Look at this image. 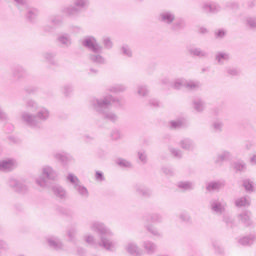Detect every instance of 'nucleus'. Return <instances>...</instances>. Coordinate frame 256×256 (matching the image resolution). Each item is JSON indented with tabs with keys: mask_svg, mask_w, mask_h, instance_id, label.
<instances>
[{
	"mask_svg": "<svg viewBox=\"0 0 256 256\" xmlns=\"http://www.w3.org/2000/svg\"><path fill=\"white\" fill-rule=\"evenodd\" d=\"M25 9H26L25 17L27 21H29L30 23H35L37 21V17H39V9L35 7H29V6H27Z\"/></svg>",
	"mask_w": 256,
	"mask_h": 256,
	"instance_id": "obj_16",
	"label": "nucleus"
},
{
	"mask_svg": "<svg viewBox=\"0 0 256 256\" xmlns=\"http://www.w3.org/2000/svg\"><path fill=\"white\" fill-rule=\"evenodd\" d=\"M82 46L92 51V53H103V46L99 44L95 36H86L82 40Z\"/></svg>",
	"mask_w": 256,
	"mask_h": 256,
	"instance_id": "obj_7",
	"label": "nucleus"
},
{
	"mask_svg": "<svg viewBox=\"0 0 256 256\" xmlns=\"http://www.w3.org/2000/svg\"><path fill=\"white\" fill-rule=\"evenodd\" d=\"M193 109L197 111V113H203L205 111V101L201 98H196L193 100Z\"/></svg>",
	"mask_w": 256,
	"mask_h": 256,
	"instance_id": "obj_26",
	"label": "nucleus"
},
{
	"mask_svg": "<svg viewBox=\"0 0 256 256\" xmlns=\"http://www.w3.org/2000/svg\"><path fill=\"white\" fill-rule=\"evenodd\" d=\"M249 163L252 167H255V165H256V152L250 156Z\"/></svg>",
	"mask_w": 256,
	"mask_h": 256,
	"instance_id": "obj_63",
	"label": "nucleus"
},
{
	"mask_svg": "<svg viewBox=\"0 0 256 256\" xmlns=\"http://www.w3.org/2000/svg\"><path fill=\"white\" fill-rule=\"evenodd\" d=\"M53 157L62 165H69L73 161V156L67 152H55Z\"/></svg>",
	"mask_w": 256,
	"mask_h": 256,
	"instance_id": "obj_12",
	"label": "nucleus"
},
{
	"mask_svg": "<svg viewBox=\"0 0 256 256\" xmlns=\"http://www.w3.org/2000/svg\"><path fill=\"white\" fill-rule=\"evenodd\" d=\"M9 187L13 188L14 191H17L18 193H25L27 191V185H25L23 182L18 181L15 178H10L8 181Z\"/></svg>",
	"mask_w": 256,
	"mask_h": 256,
	"instance_id": "obj_13",
	"label": "nucleus"
},
{
	"mask_svg": "<svg viewBox=\"0 0 256 256\" xmlns=\"http://www.w3.org/2000/svg\"><path fill=\"white\" fill-rule=\"evenodd\" d=\"M210 208L216 215H223L225 209H227V202L223 199H214L210 202Z\"/></svg>",
	"mask_w": 256,
	"mask_h": 256,
	"instance_id": "obj_9",
	"label": "nucleus"
},
{
	"mask_svg": "<svg viewBox=\"0 0 256 256\" xmlns=\"http://www.w3.org/2000/svg\"><path fill=\"white\" fill-rule=\"evenodd\" d=\"M102 45L104 49L111 50L113 49V40L109 36L102 37Z\"/></svg>",
	"mask_w": 256,
	"mask_h": 256,
	"instance_id": "obj_39",
	"label": "nucleus"
},
{
	"mask_svg": "<svg viewBox=\"0 0 256 256\" xmlns=\"http://www.w3.org/2000/svg\"><path fill=\"white\" fill-rule=\"evenodd\" d=\"M50 23L53 27H59L63 25V19L60 16H52L50 18Z\"/></svg>",
	"mask_w": 256,
	"mask_h": 256,
	"instance_id": "obj_46",
	"label": "nucleus"
},
{
	"mask_svg": "<svg viewBox=\"0 0 256 256\" xmlns=\"http://www.w3.org/2000/svg\"><path fill=\"white\" fill-rule=\"evenodd\" d=\"M256 241V234H250L248 236H244L238 240V243L240 245H243V247H250V245H253Z\"/></svg>",
	"mask_w": 256,
	"mask_h": 256,
	"instance_id": "obj_21",
	"label": "nucleus"
},
{
	"mask_svg": "<svg viewBox=\"0 0 256 256\" xmlns=\"http://www.w3.org/2000/svg\"><path fill=\"white\" fill-rule=\"evenodd\" d=\"M239 221L243 223L246 227H249L251 225V212L249 211H244L238 215Z\"/></svg>",
	"mask_w": 256,
	"mask_h": 256,
	"instance_id": "obj_25",
	"label": "nucleus"
},
{
	"mask_svg": "<svg viewBox=\"0 0 256 256\" xmlns=\"http://www.w3.org/2000/svg\"><path fill=\"white\" fill-rule=\"evenodd\" d=\"M227 7L231 9V11H239V3L237 2H228Z\"/></svg>",
	"mask_w": 256,
	"mask_h": 256,
	"instance_id": "obj_59",
	"label": "nucleus"
},
{
	"mask_svg": "<svg viewBox=\"0 0 256 256\" xmlns=\"http://www.w3.org/2000/svg\"><path fill=\"white\" fill-rule=\"evenodd\" d=\"M42 175L45 178L43 177L36 178V185H38L39 187H42L43 189H45V187H49V182H47V180L57 181L59 177V173H57L55 169H53V167L51 166H44L42 168Z\"/></svg>",
	"mask_w": 256,
	"mask_h": 256,
	"instance_id": "obj_6",
	"label": "nucleus"
},
{
	"mask_svg": "<svg viewBox=\"0 0 256 256\" xmlns=\"http://www.w3.org/2000/svg\"><path fill=\"white\" fill-rule=\"evenodd\" d=\"M235 205L237 207H249V205H251V200L247 196L240 197L235 200Z\"/></svg>",
	"mask_w": 256,
	"mask_h": 256,
	"instance_id": "obj_32",
	"label": "nucleus"
},
{
	"mask_svg": "<svg viewBox=\"0 0 256 256\" xmlns=\"http://www.w3.org/2000/svg\"><path fill=\"white\" fill-rule=\"evenodd\" d=\"M58 42L64 47H70L71 45V36L67 33L61 34L58 36Z\"/></svg>",
	"mask_w": 256,
	"mask_h": 256,
	"instance_id": "obj_28",
	"label": "nucleus"
},
{
	"mask_svg": "<svg viewBox=\"0 0 256 256\" xmlns=\"http://www.w3.org/2000/svg\"><path fill=\"white\" fill-rule=\"evenodd\" d=\"M116 164L118 167H121L122 169H131L133 167L130 161L123 158H118L116 160Z\"/></svg>",
	"mask_w": 256,
	"mask_h": 256,
	"instance_id": "obj_36",
	"label": "nucleus"
},
{
	"mask_svg": "<svg viewBox=\"0 0 256 256\" xmlns=\"http://www.w3.org/2000/svg\"><path fill=\"white\" fill-rule=\"evenodd\" d=\"M27 109H35L36 113L33 114L29 111H22L20 119L22 123L30 127V129H43V123L51 119V110L45 106H39L37 101L29 99L26 101Z\"/></svg>",
	"mask_w": 256,
	"mask_h": 256,
	"instance_id": "obj_2",
	"label": "nucleus"
},
{
	"mask_svg": "<svg viewBox=\"0 0 256 256\" xmlns=\"http://www.w3.org/2000/svg\"><path fill=\"white\" fill-rule=\"evenodd\" d=\"M7 121H9V116L0 108V123H7Z\"/></svg>",
	"mask_w": 256,
	"mask_h": 256,
	"instance_id": "obj_56",
	"label": "nucleus"
},
{
	"mask_svg": "<svg viewBox=\"0 0 256 256\" xmlns=\"http://www.w3.org/2000/svg\"><path fill=\"white\" fill-rule=\"evenodd\" d=\"M187 85V80L184 78H178L174 80V82L171 84V87L173 89H183V87H186Z\"/></svg>",
	"mask_w": 256,
	"mask_h": 256,
	"instance_id": "obj_34",
	"label": "nucleus"
},
{
	"mask_svg": "<svg viewBox=\"0 0 256 256\" xmlns=\"http://www.w3.org/2000/svg\"><path fill=\"white\" fill-rule=\"evenodd\" d=\"M231 157V152L224 150L217 154L214 163H216V165H221L224 161H229Z\"/></svg>",
	"mask_w": 256,
	"mask_h": 256,
	"instance_id": "obj_20",
	"label": "nucleus"
},
{
	"mask_svg": "<svg viewBox=\"0 0 256 256\" xmlns=\"http://www.w3.org/2000/svg\"><path fill=\"white\" fill-rule=\"evenodd\" d=\"M189 53L194 57H200V58L208 57L209 55L207 52H205V50H202L201 48H190Z\"/></svg>",
	"mask_w": 256,
	"mask_h": 256,
	"instance_id": "obj_29",
	"label": "nucleus"
},
{
	"mask_svg": "<svg viewBox=\"0 0 256 256\" xmlns=\"http://www.w3.org/2000/svg\"><path fill=\"white\" fill-rule=\"evenodd\" d=\"M27 71H25V68L23 66H16L13 69V75L16 79H21L22 77H25V74Z\"/></svg>",
	"mask_w": 256,
	"mask_h": 256,
	"instance_id": "obj_35",
	"label": "nucleus"
},
{
	"mask_svg": "<svg viewBox=\"0 0 256 256\" xmlns=\"http://www.w3.org/2000/svg\"><path fill=\"white\" fill-rule=\"evenodd\" d=\"M51 190L55 195V197H57L58 199H61V200L67 199V190L63 188V186L59 184H54L52 185Z\"/></svg>",
	"mask_w": 256,
	"mask_h": 256,
	"instance_id": "obj_15",
	"label": "nucleus"
},
{
	"mask_svg": "<svg viewBox=\"0 0 256 256\" xmlns=\"http://www.w3.org/2000/svg\"><path fill=\"white\" fill-rule=\"evenodd\" d=\"M66 179L69 181L76 195H79L81 199H89V189L83 185L81 180H79V177L73 173H69Z\"/></svg>",
	"mask_w": 256,
	"mask_h": 256,
	"instance_id": "obj_5",
	"label": "nucleus"
},
{
	"mask_svg": "<svg viewBox=\"0 0 256 256\" xmlns=\"http://www.w3.org/2000/svg\"><path fill=\"white\" fill-rule=\"evenodd\" d=\"M138 157L142 163H147V155L145 152H138Z\"/></svg>",
	"mask_w": 256,
	"mask_h": 256,
	"instance_id": "obj_62",
	"label": "nucleus"
},
{
	"mask_svg": "<svg viewBox=\"0 0 256 256\" xmlns=\"http://www.w3.org/2000/svg\"><path fill=\"white\" fill-rule=\"evenodd\" d=\"M212 127H213L214 131L221 133V131H223V127H224L223 121L215 120L212 124Z\"/></svg>",
	"mask_w": 256,
	"mask_h": 256,
	"instance_id": "obj_47",
	"label": "nucleus"
},
{
	"mask_svg": "<svg viewBox=\"0 0 256 256\" xmlns=\"http://www.w3.org/2000/svg\"><path fill=\"white\" fill-rule=\"evenodd\" d=\"M89 229L93 233L99 235L100 241H97L95 235L86 234L84 236L85 243L92 245V247H102L106 251H117V241L111 239L114 235L113 230H111L105 223L94 220L90 222Z\"/></svg>",
	"mask_w": 256,
	"mask_h": 256,
	"instance_id": "obj_1",
	"label": "nucleus"
},
{
	"mask_svg": "<svg viewBox=\"0 0 256 256\" xmlns=\"http://www.w3.org/2000/svg\"><path fill=\"white\" fill-rule=\"evenodd\" d=\"M49 247H52V249H55L56 251H59L63 249V242L55 236L49 237L47 239Z\"/></svg>",
	"mask_w": 256,
	"mask_h": 256,
	"instance_id": "obj_22",
	"label": "nucleus"
},
{
	"mask_svg": "<svg viewBox=\"0 0 256 256\" xmlns=\"http://www.w3.org/2000/svg\"><path fill=\"white\" fill-rule=\"evenodd\" d=\"M95 181L98 183H102V181H105V175H103V172L96 171L95 173Z\"/></svg>",
	"mask_w": 256,
	"mask_h": 256,
	"instance_id": "obj_57",
	"label": "nucleus"
},
{
	"mask_svg": "<svg viewBox=\"0 0 256 256\" xmlns=\"http://www.w3.org/2000/svg\"><path fill=\"white\" fill-rule=\"evenodd\" d=\"M201 88V82L197 80H186V89L190 91H197V89Z\"/></svg>",
	"mask_w": 256,
	"mask_h": 256,
	"instance_id": "obj_31",
	"label": "nucleus"
},
{
	"mask_svg": "<svg viewBox=\"0 0 256 256\" xmlns=\"http://www.w3.org/2000/svg\"><path fill=\"white\" fill-rule=\"evenodd\" d=\"M62 93L66 96L69 97L73 93V86L71 84H66L62 88Z\"/></svg>",
	"mask_w": 256,
	"mask_h": 256,
	"instance_id": "obj_51",
	"label": "nucleus"
},
{
	"mask_svg": "<svg viewBox=\"0 0 256 256\" xmlns=\"http://www.w3.org/2000/svg\"><path fill=\"white\" fill-rule=\"evenodd\" d=\"M111 137L114 139V141H117V139H121V132L119 130H114Z\"/></svg>",
	"mask_w": 256,
	"mask_h": 256,
	"instance_id": "obj_61",
	"label": "nucleus"
},
{
	"mask_svg": "<svg viewBox=\"0 0 256 256\" xmlns=\"http://www.w3.org/2000/svg\"><path fill=\"white\" fill-rule=\"evenodd\" d=\"M227 35V30L225 29H219L215 32L216 39H223Z\"/></svg>",
	"mask_w": 256,
	"mask_h": 256,
	"instance_id": "obj_58",
	"label": "nucleus"
},
{
	"mask_svg": "<svg viewBox=\"0 0 256 256\" xmlns=\"http://www.w3.org/2000/svg\"><path fill=\"white\" fill-rule=\"evenodd\" d=\"M162 171L165 175H173V169L170 167H163Z\"/></svg>",
	"mask_w": 256,
	"mask_h": 256,
	"instance_id": "obj_64",
	"label": "nucleus"
},
{
	"mask_svg": "<svg viewBox=\"0 0 256 256\" xmlns=\"http://www.w3.org/2000/svg\"><path fill=\"white\" fill-rule=\"evenodd\" d=\"M245 25L248 29H256V16H247L245 18Z\"/></svg>",
	"mask_w": 256,
	"mask_h": 256,
	"instance_id": "obj_38",
	"label": "nucleus"
},
{
	"mask_svg": "<svg viewBox=\"0 0 256 256\" xmlns=\"http://www.w3.org/2000/svg\"><path fill=\"white\" fill-rule=\"evenodd\" d=\"M233 168L235 171H246L247 170V163L245 161H238L233 164Z\"/></svg>",
	"mask_w": 256,
	"mask_h": 256,
	"instance_id": "obj_44",
	"label": "nucleus"
},
{
	"mask_svg": "<svg viewBox=\"0 0 256 256\" xmlns=\"http://www.w3.org/2000/svg\"><path fill=\"white\" fill-rule=\"evenodd\" d=\"M179 219L183 221V223H189L191 221V216L187 212H182L179 215Z\"/></svg>",
	"mask_w": 256,
	"mask_h": 256,
	"instance_id": "obj_54",
	"label": "nucleus"
},
{
	"mask_svg": "<svg viewBox=\"0 0 256 256\" xmlns=\"http://www.w3.org/2000/svg\"><path fill=\"white\" fill-rule=\"evenodd\" d=\"M13 1L16 2V5L20 11H22L23 8L25 9L28 7L27 0H13Z\"/></svg>",
	"mask_w": 256,
	"mask_h": 256,
	"instance_id": "obj_53",
	"label": "nucleus"
},
{
	"mask_svg": "<svg viewBox=\"0 0 256 256\" xmlns=\"http://www.w3.org/2000/svg\"><path fill=\"white\" fill-rule=\"evenodd\" d=\"M212 247L214 250V253L216 255H224L225 254V248L221 246V242L214 240L212 241Z\"/></svg>",
	"mask_w": 256,
	"mask_h": 256,
	"instance_id": "obj_33",
	"label": "nucleus"
},
{
	"mask_svg": "<svg viewBox=\"0 0 256 256\" xmlns=\"http://www.w3.org/2000/svg\"><path fill=\"white\" fill-rule=\"evenodd\" d=\"M67 235H68L70 241H75V237L77 236L76 228H70L67 232Z\"/></svg>",
	"mask_w": 256,
	"mask_h": 256,
	"instance_id": "obj_55",
	"label": "nucleus"
},
{
	"mask_svg": "<svg viewBox=\"0 0 256 256\" xmlns=\"http://www.w3.org/2000/svg\"><path fill=\"white\" fill-rule=\"evenodd\" d=\"M202 11L204 13H219L221 11V6L218 3L215 2H205L202 4Z\"/></svg>",
	"mask_w": 256,
	"mask_h": 256,
	"instance_id": "obj_14",
	"label": "nucleus"
},
{
	"mask_svg": "<svg viewBox=\"0 0 256 256\" xmlns=\"http://www.w3.org/2000/svg\"><path fill=\"white\" fill-rule=\"evenodd\" d=\"M178 188L181 191H192V189H195V184L191 181H181L178 182Z\"/></svg>",
	"mask_w": 256,
	"mask_h": 256,
	"instance_id": "obj_27",
	"label": "nucleus"
},
{
	"mask_svg": "<svg viewBox=\"0 0 256 256\" xmlns=\"http://www.w3.org/2000/svg\"><path fill=\"white\" fill-rule=\"evenodd\" d=\"M217 65H225L229 59H231V55L225 51H218L214 57Z\"/></svg>",
	"mask_w": 256,
	"mask_h": 256,
	"instance_id": "obj_18",
	"label": "nucleus"
},
{
	"mask_svg": "<svg viewBox=\"0 0 256 256\" xmlns=\"http://www.w3.org/2000/svg\"><path fill=\"white\" fill-rule=\"evenodd\" d=\"M17 169V160L9 158L0 161V171L9 172Z\"/></svg>",
	"mask_w": 256,
	"mask_h": 256,
	"instance_id": "obj_11",
	"label": "nucleus"
},
{
	"mask_svg": "<svg viewBox=\"0 0 256 256\" xmlns=\"http://www.w3.org/2000/svg\"><path fill=\"white\" fill-rule=\"evenodd\" d=\"M108 91L110 93H123L125 91H127V86H125L124 84H115L112 85L108 88Z\"/></svg>",
	"mask_w": 256,
	"mask_h": 256,
	"instance_id": "obj_30",
	"label": "nucleus"
},
{
	"mask_svg": "<svg viewBox=\"0 0 256 256\" xmlns=\"http://www.w3.org/2000/svg\"><path fill=\"white\" fill-rule=\"evenodd\" d=\"M226 73L230 75V77H237V75H239L240 72H239V69L235 67H227Z\"/></svg>",
	"mask_w": 256,
	"mask_h": 256,
	"instance_id": "obj_52",
	"label": "nucleus"
},
{
	"mask_svg": "<svg viewBox=\"0 0 256 256\" xmlns=\"http://www.w3.org/2000/svg\"><path fill=\"white\" fill-rule=\"evenodd\" d=\"M169 151L171 155L176 159H181L183 157V151H181L180 149L171 147L169 148Z\"/></svg>",
	"mask_w": 256,
	"mask_h": 256,
	"instance_id": "obj_48",
	"label": "nucleus"
},
{
	"mask_svg": "<svg viewBox=\"0 0 256 256\" xmlns=\"http://www.w3.org/2000/svg\"><path fill=\"white\" fill-rule=\"evenodd\" d=\"M113 103L115 105H121L119 99L112 95L105 96L102 99L94 98L90 101V105H92L93 109H95L97 113L102 115L103 119L110 121L111 123H117V121H119V116L110 109Z\"/></svg>",
	"mask_w": 256,
	"mask_h": 256,
	"instance_id": "obj_3",
	"label": "nucleus"
},
{
	"mask_svg": "<svg viewBox=\"0 0 256 256\" xmlns=\"http://www.w3.org/2000/svg\"><path fill=\"white\" fill-rule=\"evenodd\" d=\"M175 12L171 10H163L158 15V21L162 23L163 25H167V27H171L173 23H175Z\"/></svg>",
	"mask_w": 256,
	"mask_h": 256,
	"instance_id": "obj_8",
	"label": "nucleus"
},
{
	"mask_svg": "<svg viewBox=\"0 0 256 256\" xmlns=\"http://www.w3.org/2000/svg\"><path fill=\"white\" fill-rule=\"evenodd\" d=\"M135 190L137 191L138 195H149L150 193L149 189L141 184L136 185Z\"/></svg>",
	"mask_w": 256,
	"mask_h": 256,
	"instance_id": "obj_45",
	"label": "nucleus"
},
{
	"mask_svg": "<svg viewBox=\"0 0 256 256\" xmlns=\"http://www.w3.org/2000/svg\"><path fill=\"white\" fill-rule=\"evenodd\" d=\"M151 221V223H163V216L160 214H152L147 221Z\"/></svg>",
	"mask_w": 256,
	"mask_h": 256,
	"instance_id": "obj_49",
	"label": "nucleus"
},
{
	"mask_svg": "<svg viewBox=\"0 0 256 256\" xmlns=\"http://www.w3.org/2000/svg\"><path fill=\"white\" fill-rule=\"evenodd\" d=\"M172 31H181L187 27V22L183 18L175 19L173 24L170 26Z\"/></svg>",
	"mask_w": 256,
	"mask_h": 256,
	"instance_id": "obj_24",
	"label": "nucleus"
},
{
	"mask_svg": "<svg viewBox=\"0 0 256 256\" xmlns=\"http://www.w3.org/2000/svg\"><path fill=\"white\" fill-rule=\"evenodd\" d=\"M124 249L128 255L131 256H143V249L139 247V244L135 241H128L124 246Z\"/></svg>",
	"mask_w": 256,
	"mask_h": 256,
	"instance_id": "obj_10",
	"label": "nucleus"
},
{
	"mask_svg": "<svg viewBox=\"0 0 256 256\" xmlns=\"http://www.w3.org/2000/svg\"><path fill=\"white\" fill-rule=\"evenodd\" d=\"M144 227L154 237H161V233L159 232V230H157V228H155V226H153L152 224L146 223Z\"/></svg>",
	"mask_w": 256,
	"mask_h": 256,
	"instance_id": "obj_41",
	"label": "nucleus"
},
{
	"mask_svg": "<svg viewBox=\"0 0 256 256\" xmlns=\"http://www.w3.org/2000/svg\"><path fill=\"white\" fill-rule=\"evenodd\" d=\"M137 95H139V97H147V95H149V88L145 85H138Z\"/></svg>",
	"mask_w": 256,
	"mask_h": 256,
	"instance_id": "obj_42",
	"label": "nucleus"
},
{
	"mask_svg": "<svg viewBox=\"0 0 256 256\" xmlns=\"http://www.w3.org/2000/svg\"><path fill=\"white\" fill-rule=\"evenodd\" d=\"M44 59L48 61L49 63H53V59H55V54L51 52L44 53Z\"/></svg>",
	"mask_w": 256,
	"mask_h": 256,
	"instance_id": "obj_60",
	"label": "nucleus"
},
{
	"mask_svg": "<svg viewBox=\"0 0 256 256\" xmlns=\"http://www.w3.org/2000/svg\"><path fill=\"white\" fill-rule=\"evenodd\" d=\"M243 187L247 193H253V191H255V182L250 179H246L243 181Z\"/></svg>",
	"mask_w": 256,
	"mask_h": 256,
	"instance_id": "obj_37",
	"label": "nucleus"
},
{
	"mask_svg": "<svg viewBox=\"0 0 256 256\" xmlns=\"http://www.w3.org/2000/svg\"><path fill=\"white\" fill-rule=\"evenodd\" d=\"M121 52L125 57H133V51H131V48L128 45H123L121 47Z\"/></svg>",
	"mask_w": 256,
	"mask_h": 256,
	"instance_id": "obj_50",
	"label": "nucleus"
},
{
	"mask_svg": "<svg viewBox=\"0 0 256 256\" xmlns=\"http://www.w3.org/2000/svg\"><path fill=\"white\" fill-rule=\"evenodd\" d=\"M89 59L96 65H105V63H107V60L103 57V55H101V53L90 54Z\"/></svg>",
	"mask_w": 256,
	"mask_h": 256,
	"instance_id": "obj_23",
	"label": "nucleus"
},
{
	"mask_svg": "<svg viewBox=\"0 0 256 256\" xmlns=\"http://www.w3.org/2000/svg\"><path fill=\"white\" fill-rule=\"evenodd\" d=\"M221 187H222L221 182H210L207 184L206 189L207 191H219Z\"/></svg>",
	"mask_w": 256,
	"mask_h": 256,
	"instance_id": "obj_43",
	"label": "nucleus"
},
{
	"mask_svg": "<svg viewBox=\"0 0 256 256\" xmlns=\"http://www.w3.org/2000/svg\"><path fill=\"white\" fill-rule=\"evenodd\" d=\"M91 2L89 0H73V5L62 8V13L68 17H79L83 11H87Z\"/></svg>",
	"mask_w": 256,
	"mask_h": 256,
	"instance_id": "obj_4",
	"label": "nucleus"
},
{
	"mask_svg": "<svg viewBox=\"0 0 256 256\" xmlns=\"http://www.w3.org/2000/svg\"><path fill=\"white\" fill-rule=\"evenodd\" d=\"M142 247L147 255H155L157 253V244L151 240L143 241Z\"/></svg>",
	"mask_w": 256,
	"mask_h": 256,
	"instance_id": "obj_17",
	"label": "nucleus"
},
{
	"mask_svg": "<svg viewBox=\"0 0 256 256\" xmlns=\"http://www.w3.org/2000/svg\"><path fill=\"white\" fill-rule=\"evenodd\" d=\"M178 145L184 151H193V149H195V142L190 138H183L179 141Z\"/></svg>",
	"mask_w": 256,
	"mask_h": 256,
	"instance_id": "obj_19",
	"label": "nucleus"
},
{
	"mask_svg": "<svg viewBox=\"0 0 256 256\" xmlns=\"http://www.w3.org/2000/svg\"><path fill=\"white\" fill-rule=\"evenodd\" d=\"M182 127H185V120L178 119L170 121V129H181Z\"/></svg>",
	"mask_w": 256,
	"mask_h": 256,
	"instance_id": "obj_40",
	"label": "nucleus"
}]
</instances>
